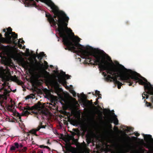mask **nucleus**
Returning a JSON list of instances; mask_svg holds the SVG:
<instances>
[{
	"label": "nucleus",
	"mask_w": 153,
	"mask_h": 153,
	"mask_svg": "<svg viewBox=\"0 0 153 153\" xmlns=\"http://www.w3.org/2000/svg\"><path fill=\"white\" fill-rule=\"evenodd\" d=\"M10 79L13 81H14L16 80L17 77L16 76H10Z\"/></svg>",
	"instance_id": "21"
},
{
	"label": "nucleus",
	"mask_w": 153,
	"mask_h": 153,
	"mask_svg": "<svg viewBox=\"0 0 153 153\" xmlns=\"http://www.w3.org/2000/svg\"><path fill=\"white\" fill-rule=\"evenodd\" d=\"M45 148H46L48 149H49V150H51V149H50V148L48 146H45Z\"/></svg>",
	"instance_id": "42"
},
{
	"label": "nucleus",
	"mask_w": 153,
	"mask_h": 153,
	"mask_svg": "<svg viewBox=\"0 0 153 153\" xmlns=\"http://www.w3.org/2000/svg\"><path fill=\"white\" fill-rule=\"evenodd\" d=\"M100 61L98 62V68L101 71H106L107 74L103 72L102 74L105 79L107 81H113L114 84L117 85L119 89L121 88V86L124 85L117 80V78L119 77V80L124 81V82L129 83V86H132L133 82L131 80V74L128 75L118 71L113 63L111 58L105 52L102 56Z\"/></svg>",
	"instance_id": "2"
},
{
	"label": "nucleus",
	"mask_w": 153,
	"mask_h": 153,
	"mask_svg": "<svg viewBox=\"0 0 153 153\" xmlns=\"http://www.w3.org/2000/svg\"><path fill=\"white\" fill-rule=\"evenodd\" d=\"M120 65L122 67V68L123 69H125V70H127L126 68H125L124 67V66H123V65Z\"/></svg>",
	"instance_id": "47"
},
{
	"label": "nucleus",
	"mask_w": 153,
	"mask_h": 153,
	"mask_svg": "<svg viewBox=\"0 0 153 153\" xmlns=\"http://www.w3.org/2000/svg\"><path fill=\"white\" fill-rule=\"evenodd\" d=\"M13 145L11 146L10 150L12 151H15L16 149H19V143L16 142L13 143Z\"/></svg>",
	"instance_id": "11"
},
{
	"label": "nucleus",
	"mask_w": 153,
	"mask_h": 153,
	"mask_svg": "<svg viewBox=\"0 0 153 153\" xmlns=\"http://www.w3.org/2000/svg\"><path fill=\"white\" fill-rule=\"evenodd\" d=\"M3 31L4 32H5L6 33V29H3Z\"/></svg>",
	"instance_id": "49"
},
{
	"label": "nucleus",
	"mask_w": 153,
	"mask_h": 153,
	"mask_svg": "<svg viewBox=\"0 0 153 153\" xmlns=\"http://www.w3.org/2000/svg\"><path fill=\"white\" fill-rule=\"evenodd\" d=\"M71 93L72 94L73 96L74 97H75L76 96V93L74 91V90L72 91Z\"/></svg>",
	"instance_id": "27"
},
{
	"label": "nucleus",
	"mask_w": 153,
	"mask_h": 153,
	"mask_svg": "<svg viewBox=\"0 0 153 153\" xmlns=\"http://www.w3.org/2000/svg\"><path fill=\"white\" fill-rule=\"evenodd\" d=\"M35 62L34 63V62H33V64L35 66L38 67L39 66H40L42 67H43L44 66V68L45 69H47L48 68V63L46 61H44V63L45 64V65H44L43 64H41L39 62H38L36 59H35Z\"/></svg>",
	"instance_id": "7"
},
{
	"label": "nucleus",
	"mask_w": 153,
	"mask_h": 153,
	"mask_svg": "<svg viewBox=\"0 0 153 153\" xmlns=\"http://www.w3.org/2000/svg\"><path fill=\"white\" fill-rule=\"evenodd\" d=\"M53 66V65H50V67H52Z\"/></svg>",
	"instance_id": "57"
},
{
	"label": "nucleus",
	"mask_w": 153,
	"mask_h": 153,
	"mask_svg": "<svg viewBox=\"0 0 153 153\" xmlns=\"http://www.w3.org/2000/svg\"><path fill=\"white\" fill-rule=\"evenodd\" d=\"M44 75L42 73L40 72L36 73L35 75V77L36 79H38L40 78L44 77Z\"/></svg>",
	"instance_id": "13"
},
{
	"label": "nucleus",
	"mask_w": 153,
	"mask_h": 153,
	"mask_svg": "<svg viewBox=\"0 0 153 153\" xmlns=\"http://www.w3.org/2000/svg\"><path fill=\"white\" fill-rule=\"evenodd\" d=\"M38 59L41 60L42 59V57L39 54L38 55Z\"/></svg>",
	"instance_id": "32"
},
{
	"label": "nucleus",
	"mask_w": 153,
	"mask_h": 153,
	"mask_svg": "<svg viewBox=\"0 0 153 153\" xmlns=\"http://www.w3.org/2000/svg\"><path fill=\"white\" fill-rule=\"evenodd\" d=\"M100 92L99 91H98L97 90H96L95 91V94L96 95L98 96L99 94L100 93Z\"/></svg>",
	"instance_id": "35"
},
{
	"label": "nucleus",
	"mask_w": 153,
	"mask_h": 153,
	"mask_svg": "<svg viewBox=\"0 0 153 153\" xmlns=\"http://www.w3.org/2000/svg\"><path fill=\"white\" fill-rule=\"evenodd\" d=\"M70 147L72 148V147L71 146H70Z\"/></svg>",
	"instance_id": "62"
},
{
	"label": "nucleus",
	"mask_w": 153,
	"mask_h": 153,
	"mask_svg": "<svg viewBox=\"0 0 153 153\" xmlns=\"http://www.w3.org/2000/svg\"><path fill=\"white\" fill-rule=\"evenodd\" d=\"M71 134L72 135L71 138L72 137H74V136L77 134L76 132H74L73 131H71Z\"/></svg>",
	"instance_id": "24"
},
{
	"label": "nucleus",
	"mask_w": 153,
	"mask_h": 153,
	"mask_svg": "<svg viewBox=\"0 0 153 153\" xmlns=\"http://www.w3.org/2000/svg\"><path fill=\"white\" fill-rule=\"evenodd\" d=\"M97 96L99 97V98H98V99L100 98H102V97H101V94H98V95Z\"/></svg>",
	"instance_id": "45"
},
{
	"label": "nucleus",
	"mask_w": 153,
	"mask_h": 153,
	"mask_svg": "<svg viewBox=\"0 0 153 153\" xmlns=\"http://www.w3.org/2000/svg\"><path fill=\"white\" fill-rule=\"evenodd\" d=\"M27 149V148L26 147H24L23 149H19V151L20 152H25Z\"/></svg>",
	"instance_id": "15"
},
{
	"label": "nucleus",
	"mask_w": 153,
	"mask_h": 153,
	"mask_svg": "<svg viewBox=\"0 0 153 153\" xmlns=\"http://www.w3.org/2000/svg\"><path fill=\"white\" fill-rule=\"evenodd\" d=\"M144 139L147 141V143L145 144V146L149 149L151 153H153V139L151 135H146L144 137Z\"/></svg>",
	"instance_id": "4"
},
{
	"label": "nucleus",
	"mask_w": 153,
	"mask_h": 153,
	"mask_svg": "<svg viewBox=\"0 0 153 153\" xmlns=\"http://www.w3.org/2000/svg\"><path fill=\"white\" fill-rule=\"evenodd\" d=\"M65 76L67 79H69L70 78V76H69L68 75L65 74Z\"/></svg>",
	"instance_id": "34"
},
{
	"label": "nucleus",
	"mask_w": 153,
	"mask_h": 153,
	"mask_svg": "<svg viewBox=\"0 0 153 153\" xmlns=\"http://www.w3.org/2000/svg\"><path fill=\"white\" fill-rule=\"evenodd\" d=\"M10 34H12V35L13 39V40L17 38V34H16L15 32L10 33L8 34V37H6L7 41L9 42H11L12 36L10 35Z\"/></svg>",
	"instance_id": "9"
},
{
	"label": "nucleus",
	"mask_w": 153,
	"mask_h": 153,
	"mask_svg": "<svg viewBox=\"0 0 153 153\" xmlns=\"http://www.w3.org/2000/svg\"><path fill=\"white\" fill-rule=\"evenodd\" d=\"M47 124H48L45 123V125H43L42 122H40L39 126L37 128L36 131H39L40 129L41 128H45L47 126Z\"/></svg>",
	"instance_id": "12"
},
{
	"label": "nucleus",
	"mask_w": 153,
	"mask_h": 153,
	"mask_svg": "<svg viewBox=\"0 0 153 153\" xmlns=\"http://www.w3.org/2000/svg\"><path fill=\"white\" fill-rule=\"evenodd\" d=\"M19 148H22L23 147V145L21 144H20V145L19 144Z\"/></svg>",
	"instance_id": "39"
},
{
	"label": "nucleus",
	"mask_w": 153,
	"mask_h": 153,
	"mask_svg": "<svg viewBox=\"0 0 153 153\" xmlns=\"http://www.w3.org/2000/svg\"><path fill=\"white\" fill-rule=\"evenodd\" d=\"M41 104L40 102L38 103L36 105L34 106H32V107H30L29 106H26L25 108V109L27 111H32L35 109H38L41 108Z\"/></svg>",
	"instance_id": "8"
},
{
	"label": "nucleus",
	"mask_w": 153,
	"mask_h": 153,
	"mask_svg": "<svg viewBox=\"0 0 153 153\" xmlns=\"http://www.w3.org/2000/svg\"><path fill=\"white\" fill-rule=\"evenodd\" d=\"M104 110L105 111V113L106 114L108 113V112H109V113L110 111V110H108L106 109H105Z\"/></svg>",
	"instance_id": "36"
},
{
	"label": "nucleus",
	"mask_w": 153,
	"mask_h": 153,
	"mask_svg": "<svg viewBox=\"0 0 153 153\" xmlns=\"http://www.w3.org/2000/svg\"><path fill=\"white\" fill-rule=\"evenodd\" d=\"M135 134L137 137L139 136L140 135V134L137 132L135 133Z\"/></svg>",
	"instance_id": "41"
},
{
	"label": "nucleus",
	"mask_w": 153,
	"mask_h": 153,
	"mask_svg": "<svg viewBox=\"0 0 153 153\" xmlns=\"http://www.w3.org/2000/svg\"><path fill=\"white\" fill-rule=\"evenodd\" d=\"M43 3L50 7L51 11L54 14L53 16L49 13H46L45 16L50 24L53 26L57 24L59 36L62 38L63 44L66 47L65 49L74 53H80L81 57L85 59V62L86 63L90 62L89 64L91 65H97L105 52L99 50L94 53L84 50V47L79 43L81 39L75 36L72 30L67 27L69 18L65 13L60 10L51 0H45Z\"/></svg>",
	"instance_id": "1"
},
{
	"label": "nucleus",
	"mask_w": 153,
	"mask_h": 153,
	"mask_svg": "<svg viewBox=\"0 0 153 153\" xmlns=\"http://www.w3.org/2000/svg\"><path fill=\"white\" fill-rule=\"evenodd\" d=\"M126 23H127V24L128 23V22H126Z\"/></svg>",
	"instance_id": "60"
},
{
	"label": "nucleus",
	"mask_w": 153,
	"mask_h": 153,
	"mask_svg": "<svg viewBox=\"0 0 153 153\" xmlns=\"http://www.w3.org/2000/svg\"><path fill=\"white\" fill-rule=\"evenodd\" d=\"M30 112L26 110L25 111H24V114H30Z\"/></svg>",
	"instance_id": "31"
},
{
	"label": "nucleus",
	"mask_w": 153,
	"mask_h": 153,
	"mask_svg": "<svg viewBox=\"0 0 153 153\" xmlns=\"http://www.w3.org/2000/svg\"><path fill=\"white\" fill-rule=\"evenodd\" d=\"M146 150L142 147H140L138 149L133 153H144Z\"/></svg>",
	"instance_id": "14"
},
{
	"label": "nucleus",
	"mask_w": 153,
	"mask_h": 153,
	"mask_svg": "<svg viewBox=\"0 0 153 153\" xmlns=\"http://www.w3.org/2000/svg\"><path fill=\"white\" fill-rule=\"evenodd\" d=\"M109 121L110 123H113V120L111 119H110Z\"/></svg>",
	"instance_id": "48"
},
{
	"label": "nucleus",
	"mask_w": 153,
	"mask_h": 153,
	"mask_svg": "<svg viewBox=\"0 0 153 153\" xmlns=\"http://www.w3.org/2000/svg\"><path fill=\"white\" fill-rule=\"evenodd\" d=\"M37 153H43V151L42 150H40Z\"/></svg>",
	"instance_id": "43"
},
{
	"label": "nucleus",
	"mask_w": 153,
	"mask_h": 153,
	"mask_svg": "<svg viewBox=\"0 0 153 153\" xmlns=\"http://www.w3.org/2000/svg\"><path fill=\"white\" fill-rule=\"evenodd\" d=\"M145 96H146V99H147L148 98L149 95L147 94H145V92H144L143 94H142V97L143 99L145 98Z\"/></svg>",
	"instance_id": "20"
},
{
	"label": "nucleus",
	"mask_w": 153,
	"mask_h": 153,
	"mask_svg": "<svg viewBox=\"0 0 153 153\" xmlns=\"http://www.w3.org/2000/svg\"><path fill=\"white\" fill-rule=\"evenodd\" d=\"M48 144H50V143L49 142V140H48V141H47V142Z\"/></svg>",
	"instance_id": "52"
},
{
	"label": "nucleus",
	"mask_w": 153,
	"mask_h": 153,
	"mask_svg": "<svg viewBox=\"0 0 153 153\" xmlns=\"http://www.w3.org/2000/svg\"><path fill=\"white\" fill-rule=\"evenodd\" d=\"M73 131H74V132H76L78 133L79 132V130L77 128H73Z\"/></svg>",
	"instance_id": "28"
},
{
	"label": "nucleus",
	"mask_w": 153,
	"mask_h": 153,
	"mask_svg": "<svg viewBox=\"0 0 153 153\" xmlns=\"http://www.w3.org/2000/svg\"><path fill=\"white\" fill-rule=\"evenodd\" d=\"M61 73L64 76H65V74H66L65 73V72H64L63 71L61 72Z\"/></svg>",
	"instance_id": "44"
},
{
	"label": "nucleus",
	"mask_w": 153,
	"mask_h": 153,
	"mask_svg": "<svg viewBox=\"0 0 153 153\" xmlns=\"http://www.w3.org/2000/svg\"><path fill=\"white\" fill-rule=\"evenodd\" d=\"M45 73H46V74L48 73L46 71H45Z\"/></svg>",
	"instance_id": "54"
},
{
	"label": "nucleus",
	"mask_w": 153,
	"mask_h": 153,
	"mask_svg": "<svg viewBox=\"0 0 153 153\" xmlns=\"http://www.w3.org/2000/svg\"><path fill=\"white\" fill-rule=\"evenodd\" d=\"M45 146H44L43 145H39V148H45Z\"/></svg>",
	"instance_id": "38"
},
{
	"label": "nucleus",
	"mask_w": 153,
	"mask_h": 153,
	"mask_svg": "<svg viewBox=\"0 0 153 153\" xmlns=\"http://www.w3.org/2000/svg\"><path fill=\"white\" fill-rule=\"evenodd\" d=\"M14 105L11 104L10 105H8L6 106L7 110L9 111L12 113V115L14 116L13 119L21 121V115L14 109V108H13Z\"/></svg>",
	"instance_id": "5"
},
{
	"label": "nucleus",
	"mask_w": 153,
	"mask_h": 153,
	"mask_svg": "<svg viewBox=\"0 0 153 153\" xmlns=\"http://www.w3.org/2000/svg\"><path fill=\"white\" fill-rule=\"evenodd\" d=\"M37 128L35 129H33L30 130L29 132L30 133H31L32 134H34L36 136H37V135L36 134V132L37 131H36Z\"/></svg>",
	"instance_id": "17"
},
{
	"label": "nucleus",
	"mask_w": 153,
	"mask_h": 153,
	"mask_svg": "<svg viewBox=\"0 0 153 153\" xmlns=\"http://www.w3.org/2000/svg\"><path fill=\"white\" fill-rule=\"evenodd\" d=\"M45 0H24L25 5L27 7H35L36 6L35 1L38 2L39 1L42 2H43Z\"/></svg>",
	"instance_id": "6"
},
{
	"label": "nucleus",
	"mask_w": 153,
	"mask_h": 153,
	"mask_svg": "<svg viewBox=\"0 0 153 153\" xmlns=\"http://www.w3.org/2000/svg\"><path fill=\"white\" fill-rule=\"evenodd\" d=\"M98 98H97L96 99V101L95 102H94V104L95 105H97L98 103L99 102L98 101Z\"/></svg>",
	"instance_id": "30"
},
{
	"label": "nucleus",
	"mask_w": 153,
	"mask_h": 153,
	"mask_svg": "<svg viewBox=\"0 0 153 153\" xmlns=\"http://www.w3.org/2000/svg\"><path fill=\"white\" fill-rule=\"evenodd\" d=\"M30 135V134H27V136H29Z\"/></svg>",
	"instance_id": "56"
},
{
	"label": "nucleus",
	"mask_w": 153,
	"mask_h": 153,
	"mask_svg": "<svg viewBox=\"0 0 153 153\" xmlns=\"http://www.w3.org/2000/svg\"><path fill=\"white\" fill-rule=\"evenodd\" d=\"M1 42L3 43H6L7 42V40L6 38L2 37L1 39Z\"/></svg>",
	"instance_id": "22"
},
{
	"label": "nucleus",
	"mask_w": 153,
	"mask_h": 153,
	"mask_svg": "<svg viewBox=\"0 0 153 153\" xmlns=\"http://www.w3.org/2000/svg\"><path fill=\"white\" fill-rule=\"evenodd\" d=\"M22 43V44H23L25 42L24 41V40H22V42H21Z\"/></svg>",
	"instance_id": "51"
},
{
	"label": "nucleus",
	"mask_w": 153,
	"mask_h": 153,
	"mask_svg": "<svg viewBox=\"0 0 153 153\" xmlns=\"http://www.w3.org/2000/svg\"><path fill=\"white\" fill-rule=\"evenodd\" d=\"M81 97L82 98H83L84 99H86L87 98L85 94H82Z\"/></svg>",
	"instance_id": "33"
},
{
	"label": "nucleus",
	"mask_w": 153,
	"mask_h": 153,
	"mask_svg": "<svg viewBox=\"0 0 153 153\" xmlns=\"http://www.w3.org/2000/svg\"><path fill=\"white\" fill-rule=\"evenodd\" d=\"M127 129L128 131H129L132 130L131 128H129L128 127H127Z\"/></svg>",
	"instance_id": "40"
},
{
	"label": "nucleus",
	"mask_w": 153,
	"mask_h": 153,
	"mask_svg": "<svg viewBox=\"0 0 153 153\" xmlns=\"http://www.w3.org/2000/svg\"><path fill=\"white\" fill-rule=\"evenodd\" d=\"M7 30L8 31L7 32H9V33L13 32L12 31V29L10 27H8L7 29Z\"/></svg>",
	"instance_id": "25"
},
{
	"label": "nucleus",
	"mask_w": 153,
	"mask_h": 153,
	"mask_svg": "<svg viewBox=\"0 0 153 153\" xmlns=\"http://www.w3.org/2000/svg\"><path fill=\"white\" fill-rule=\"evenodd\" d=\"M9 33V32H6L4 34V36L6 37H8V33Z\"/></svg>",
	"instance_id": "37"
},
{
	"label": "nucleus",
	"mask_w": 153,
	"mask_h": 153,
	"mask_svg": "<svg viewBox=\"0 0 153 153\" xmlns=\"http://www.w3.org/2000/svg\"><path fill=\"white\" fill-rule=\"evenodd\" d=\"M28 51H29V50H28ZM28 53L29 54H30V52H29V51H28Z\"/></svg>",
	"instance_id": "58"
},
{
	"label": "nucleus",
	"mask_w": 153,
	"mask_h": 153,
	"mask_svg": "<svg viewBox=\"0 0 153 153\" xmlns=\"http://www.w3.org/2000/svg\"><path fill=\"white\" fill-rule=\"evenodd\" d=\"M71 139L74 144L76 143H77L78 140L77 139H75L74 137H72V138H71Z\"/></svg>",
	"instance_id": "23"
},
{
	"label": "nucleus",
	"mask_w": 153,
	"mask_h": 153,
	"mask_svg": "<svg viewBox=\"0 0 153 153\" xmlns=\"http://www.w3.org/2000/svg\"><path fill=\"white\" fill-rule=\"evenodd\" d=\"M134 137V138H137V137Z\"/></svg>",
	"instance_id": "59"
},
{
	"label": "nucleus",
	"mask_w": 153,
	"mask_h": 153,
	"mask_svg": "<svg viewBox=\"0 0 153 153\" xmlns=\"http://www.w3.org/2000/svg\"><path fill=\"white\" fill-rule=\"evenodd\" d=\"M17 120V119H16V121H17V120Z\"/></svg>",
	"instance_id": "61"
},
{
	"label": "nucleus",
	"mask_w": 153,
	"mask_h": 153,
	"mask_svg": "<svg viewBox=\"0 0 153 153\" xmlns=\"http://www.w3.org/2000/svg\"><path fill=\"white\" fill-rule=\"evenodd\" d=\"M55 84H56V85H59V84H58V82H55Z\"/></svg>",
	"instance_id": "50"
},
{
	"label": "nucleus",
	"mask_w": 153,
	"mask_h": 153,
	"mask_svg": "<svg viewBox=\"0 0 153 153\" xmlns=\"http://www.w3.org/2000/svg\"><path fill=\"white\" fill-rule=\"evenodd\" d=\"M39 54L42 56V57L43 56H46V54L44 53L43 52H41Z\"/></svg>",
	"instance_id": "29"
},
{
	"label": "nucleus",
	"mask_w": 153,
	"mask_h": 153,
	"mask_svg": "<svg viewBox=\"0 0 153 153\" xmlns=\"http://www.w3.org/2000/svg\"><path fill=\"white\" fill-rule=\"evenodd\" d=\"M16 89H15V90H13V92H15V91H16Z\"/></svg>",
	"instance_id": "55"
},
{
	"label": "nucleus",
	"mask_w": 153,
	"mask_h": 153,
	"mask_svg": "<svg viewBox=\"0 0 153 153\" xmlns=\"http://www.w3.org/2000/svg\"><path fill=\"white\" fill-rule=\"evenodd\" d=\"M33 153H36V152L35 151H33V152H32Z\"/></svg>",
	"instance_id": "53"
},
{
	"label": "nucleus",
	"mask_w": 153,
	"mask_h": 153,
	"mask_svg": "<svg viewBox=\"0 0 153 153\" xmlns=\"http://www.w3.org/2000/svg\"><path fill=\"white\" fill-rule=\"evenodd\" d=\"M58 82L64 85L66 83V82L65 81L61 79H58Z\"/></svg>",
	"instance_id": "16"
},
{
	"label": "nucleus",
	"mask_w": 153,
	"mask_h": 153,
	"mask_svg": "<svg viewBox=\"0 0 153 153\" xmlns=\"http://www.w3.org/2000/svg\"><path fill=\"white\" fill-rule=\"evenodd\" d=\"M34 95L33 94H30V95H28L27 96L25 97V99L26 100H28L30 98H33V97L34 96Z\"/></svg>",
	"instance_id": "18"
},
{
	"label": "nucleus",
	"mask_w": 153,
	"mask_h": 153,
	"mask_svg": "<svg viewBox=\"0 0 153 153\" xmlns=\"http://www.w3.org/2000/svg\"><path fill=\"white\" fill-rule=\"evenodd\" d=\"M21 40V39H19V40L18 41V42H19L18 45H19V47L20 48H21L22 47V45L20 43V40Z\"/></svg>",
	"instance_id": "26"
},
{
	"label": "nucleus",
	"mask_w": 153,
	"mask_h": 153,
	"mask_svg": "<svg viewBox=\"0 0 153 153\" xmlns=\"http://www.w3.org/2000/svg\"><path fill=\"white\" fill-rule=\"evenodd\" d=\"M114 123L116 125L118 124V120L116 117L114 119Z\"/></svg>",
	"instance_id": "19"
},
{
	"label": "nucleus",
	"mask_w": 153,
	"mask_h": 153,
	"mask_svg": "<svg viewBox=\"0 0 153 153\" xmlns=\"http://www.w3.org/2000/svg\"><path fill=\"white\" fill-rule=\"evenodd\" d=\"M131 80L133 82V86L136 85L137 82L140 85H143L145 90L147 91L146 93L149 95L152 103L146 101V105L150 108H153V87H152L151 84L148 82L147 79L142 76L139 74L135 71H131Z\"/></svg>",
	"instance_id": "3"
},
{
	"label": "nucleus",
	"mask_w": 153,
	"mask_h": 153,
	"mask_svg": "<svg viewBox=\"0 0 153 153\" xmlns=\"http://www.w3.org/2000/svg\"><path fill=\"white\" fill-rule=\"evenodd\" d=\"M18 61L24 67H28V64L29 63L27 61H25L23 59H19Z\"/></svg>",
	"instance_id": "10"
},
{
	"label": "nucleus",
	"mask_w": 153,
	"mask_h": 153,
	"mask_svg": "<svg viewBox=\"0 0 153 153\" xmlns=\"http://www.w3.org/2000/svg\"><path fill=\"white\" fill-rule=\"evenodd\" d=\"M16 56L15 54H13L12 55V58H14Z\"/></svg>",
	"instance_id": "46"
}]
</instances>
